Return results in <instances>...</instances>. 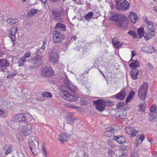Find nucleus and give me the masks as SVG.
<instances>
[{"label":"nucleus","instance_id":"34","mask_svg":"<svg viewBox=\"0 0 157 157\" xmlns=\"http://www.w3.org/2000/svg\"><path fill=\"white\" fill-rule=\"evenodd\" d=\"M26 61V59H25L22 57H21L20 58L19 60L17 62L18 66L21 67L24 66Z\"/></svg>","mask_w":157,"mask_h":157},{"label":"nucleus","instance_id":"29","mask_svg":"<svg viewBox=\"0 0 157 157\" xmlns=\"http://www.w3.org/2000/svg\"><path fill=\"white\" fill-rule=\"evenodd\" d=\"M114 141L116 142H117L119 144H123L124 143H127L128 142H127V141L125 140V138H113L112 139Z\"/></svg>","mask_w":157,"mask_h":157},{"label":"nucleus","instance_id":"13","mask_svg":"<svg viewBox=\"0 0 157 157\" xmlns=\"http://www.w3.org/2000/svg\"><path fill=\"white\" fill-rule=\"evenodd\" d=\"M41 74L45 77H49L53 75V71L50 66L45 67L41 69Z\"/></svg>","mask_w":157,"mask_h":157},{"label":"nucleus","instance_id":"50","mask_svg":"<svg viewBox=\"0 0 157 157\" xmlns=\"http://www.w3.org/2000/svg\"><path fill=\"white\" fill-rule=\"evenodd\" d=\"M59 136L60 137H67L70 136L69 135H68L67 133H62L59 134Z\"/></svg>","mask_w":157,"mask_h":157},{"label":"nucleus","instance_id":"52","mask_svg":"<svg viewBox=\"0 0 157 157\" xmlns=\"http://www.w3.org/2000/svg\"><path fill=\"white\" fill-rule=\"evenodd\" d=\"M115 129L113 128H112V127H109L106 128V132H113V131H114Z\"/></svg>","mask_w":157,"mask_h":157},{"label":"nucleus","instance_id":"27","mask_svg":"<svg viewBox=\"0 0 157 157\" xmlns=\"http://www.w3.org/2000/svg\"><path fill=\"white\" fill-rule=\"evenodd\" d=\"M112 42L113 46L116 48H118L122 46V44L119 41L116 40V38H113Z\"/></svg>","mask_w":157,"mask_h":157},{"label":"nucleus","instance_id":"14","mask_svg":"<svg viewBox=\"0 0 157 157\" xmlns=\"http://www.w3.org/2000/svg\"><path fill=\"white\" fill-rule=\"evenodd\" d=\"M49 57L50 62L54 63L56 62L59 59L57 51L56 49L52 50L50 53Z\"/></svg>","mask_w":157,"mask_h":157},{"label":"nucleus","instance_id":"6","mask_svg":"<svg viewBox=\"0 0 157 157\" xmlns=\"http://www.w3.org/2000/svg\"><path fill=\"white\" fill-rule=\"evenodd\" d=\"M115 8L119 11L126 10L129 9V3L127 0L115 1Z\"/></svg>","mask_w":157,"mask_h":157},{"label":"nucleus","instance_id":"8","mask_svg":"<svg viewBox=\"0 0 157 157\" xmlns=\"http://www.w3.org/2000/svg\"><path fill=\"white\" fill-rule=\"evenodd\" d=\"M52 35L53 41L56 43L61 42L65 38V36L63 34L58 30L54 31Z\"/></svg>","mask_w":157,"mask_h":157},{"label":"nucleus","instance_id":"5","mask_svg":"<svg viewBox=\"0 0 157 157\" xmlns=\"http://www.w3.org/2000/svg\"><path fill=\"white\" fill-rule=\"evenodd\" d=\"M147 25V29L144 33V36L145 39L147 40L152 38L154 35L155 31L153 28L152 23L149 21H146Z\"/></svg>","mask_w":157,"mask_h":157},{"label":"nucleus","instance_id":"15","mask_svg":"<svg viewBox=\"0 0 157 157\" xmlns=\"http://www.w3.org/2000/svg\"><path fill=\"white\" fill-rule=\"evenodd\" d=\"M9 66V61L7 59H0V71L5 72V69Z\"/></svg>","mask_w":157,"mask_h":157},{"label":"nucleus","instance_id":"23","mask_svg":"<svg viewBox=\"0 0 157 157\" xmlns=\"http://www.w3.org/2000/svg\"><path fill=\"white\" fill-rule=\"evenodd\" d=\"M55 28L57 29L63 31H65L66 29V27L65 25L61 23H57Z\"/></svg>","mask_w":157,"mask_h":157},{"label":"nucleus","instance_id":"2","mask_svg":"<svg viewBox=\"0 0 157 157\" xmlns=\"http://www.w3.org/2000/svg\"><path fill=\"white\" fill-rule=\"evenodd\" d=\"M31 115L29 113H17L12 118V121L15 122H21L20 126L23 125L22 123L29 122L32 119Z\"/></svg>","mask_w":157,"mask_h":157},{"label":"nucleus","instance_id":"1","mask_svg":"<svg viewBox=\"0 0 157 157\" xmlns=\"http://www.w3.org/2000/svg\"><path fill=\"white\" fill-rule=\"evenodd\" d=\"M60 90L63 91V97L67 100L76 101L79 98V96L76 94L77 91L76 87L70 84L67 80L63 82Z\"/></svg>","mask_w":157,"mask_h":157},{"label":"nucleus","instance_id":"43","mask_svg":"<svg viewBox=\"0 0 157 157\" xmlns=\"http://www.w3.org/2000/svg\"><path fill=\"white\" fill-rule=\"evenodd\" d=\"M31 53L30 52H26L25 54L22 57L25 59H26L27 58H28L30 57L31 55Z\"/></svg>","mask_w":157,"mask_h":157},{"label":"nucleus","instance_id":"45","mask_svg":"<svg viewBox=\"0 0 157 157\" xmlns=\"http://www.w3.org/2000/svg\"><path fill=\"white\" fill-rule=\"evenodd\" d=\"M147 105L145 103L140 104V108L141 110V111H144Z\"/></svg>","mask_w":157,"mask_h":157},{"label":"nucleus","instance_id":"11","mask_svg":"<svg viewBox=\"0 0 157 157\" xmlns=\"http://www.w3.org/2000/svg\"><path fill=\"white\" fill-rule=\"evenodd\" d=\"M105 101L102 99H98L94 101L93 104L95 106L96 108L99 111L101 112L105 109L104 105Z\"/></svg>","mask_w":157,"mask_h":157},{"label":"nucleus","instance_id":"48","mask_svg":"<svg viewBox=\"0 0 157 157\" xmlns=\"http://www.w3.org/2000/svg\"><path fill=\"white\" fill-rule=\"evenodd\" d=\"M130 156V157H139L138 154L134 151L131 152Z\"/></svg>","mask_w":157,"mask_h":157},{"label":"nucleus","instance_id":"63","mask_svg":"<svg viewBox=\"0 0 157 157\" xmlns=\"http://www.w3.org/2000/svg\"><path fill=\"white\" fill-rule=\"evenodd\" d=\"M144 135L142 133L141 135H139L137 136V137H144Z\"/></svg>","mask_w":157,"mask_h":157},{"label":"nucleus","instance_id":"24","mask_svg":"<svg viewBox=\"0 0 157 157\" xmlns=\"http://www.w3.org/2000/svg\"><path fill=\"white\" fill-rule=\"evenodd\" d=\"M3 150H6L5 152V154L7 155L10 153L12 150V146L10 144L5 145L3 147Z\"/></svg>","mask_w":157,"mask_h":157},{"label":"nucleus","instance_id":"51","mask_svg":"<svg viewBox=\"0 0 157 157\" xmlns=\"http://www.w3.org/2000/svg\"><path fill=\"white\" fill-rule=\"evenodd\" d=\"M147 65L148 68L151 71H152L154 68L152 65L150 63H148L147 64Z\"/></svg>","mask_w":157,"mask_h":157},{"label":"nucleus","instance_id":"58","mask_svg":"<svg viewBox=\"0 0 157 157\" xmlns=\"http://www.w3.org/2000/svg\"><path fill=\"white\" fill-rule=\"evenodd\" d=\"M77 39V37H76V36L75 35H74L73 36H72V37H71V40L73 41L74 40H75Z\"/></svg>","mask_w":157,"mask_h":157},{"label":"nucleus","instance_id":"53","mask_svg":"<svg viewBox=\"0 0 157 157\" xmlns=\"http://www.w3.org/2000/svg\"><path fill=\"white\" fill-rule=\"evenodd\" d=\"M121 149L123 151H126V150L129 148V147L128 146H125V145H123L121 146Z\"/></svg>","mask_w":157,"mask_h":157},{"label":"nucleus","instance_id":"37","mask_svg":"<svg viewBox=\"0 0 157 157\" xmlns=\"http://www.w3.org/2000/svg\"><path fill=\"white\" fill-rule=\"evenodd\" d=\"M93 16V13L92 12H88L84 16L85 19L88 20L89 19L92 18Z\"/></svg>","mask_w":157,"mask_h":157},{"label":"nucleus","instance_id":"20","mask_svg":"<svg viewBox=\"0 0 157 157\" xmlns=\"http://www.w3.org/2000/svg\"><path fill=\"white\" fill-rule=\"evenodd\" d=\"M139 73V70L137 68H133L130 72L131 77L133 79H136L137 78Z\"/></svg>","mask_w":157,"mask_h":157},{"label":"nucleus","instance_id":"30","mask_svg":"<svg viewBox=\"0 0 157 157\" xmlns=\"http://www.w3.org/2000/svg\"><path fill=\"white\" fill-rule=\"evenodd\" d=\"M135 94V92L134 91H131L129 93V95L128 96L126 100V103L129 102L130 100L133 98V96Z\"/></svg>","mask_w":157,"mask_h":157},{"label":"nucleus","instance_id":"33","mask_svg":"<svg viewBox=\"0 0 157 157\" xmlns=\"http://www.w3.org/2000/svg\"><path fill=\"white\" fill-rule=\"evenodd\" d=\"M149 48H153L151 47V46H150V47H147V46H145L144 47H142L141 49V50L144 52H147V53H154V51H149Z\"/></svg>","mask_w":157,"mask_h":157},{"label":"nucleus","instance_id":"7","mask_svg":"<svg viewBox=\"0 0 157 157\" xmlns=\"http://www.w3.org/2000/svg\"><path fill=\"white\" fill-rule=\"evenodd\" d=\"M116 25L119 27H121L123 29L127 28L128 25L127 18L124 15H122Z\"/></svg>","mask_w":157,"mask_h":157},{"label":"nucleus","instance_id":"46","mask_svg":"<svg viewBox=\"0 0 157 157\" xmlns=\"http://www.w3.org/2000/svg\"><path fill=\"white\" fill-rule=\"evenodd\" d=\"M69 43L67 41H66L62 45L63 50H66L67 48V46L68 45Z\"/></svg>","mask_w":157,"mask_h":157},{"label":"nucleus","instance_id":"64","mask_svg":"<svg viewBox=\"0 0 157 157\" xmlns=\"http://www.w3.org/2000/svg\"><path fill=\"white\" fill-rule=\"evenodd\" d=\"M4 113V112L1 109H0V116H2Z\"/></svg>","mask_w":157,"mask_h":157},{"label":"nucleus","instance_id":"55","mask_svg":"<svg viewBox=\"0 0 157 157\" xmlns=\"http://www.w3.org/2000/svg\"><path fill=\"white\" fill-rule=\"evenodd\" d=\"M22 138H21V139ZM15 141L17 143H19L21 142L22 141V140L21 139H20V138H16V140H15Z\"/></svg>","mask_w":157,"mask_h":157},{"label":"nucleus","instance_id":"21","mask_svg":"<svg viewBox=\"0 0 157 157\" xmlns=\"http://www.w3.org/2000/svg\"><path fill=\"white\" fill-rule=\"evenodd\" d=\"M75 49L78 51L80 53L82 54L83 56H85L89 54V50L86 48H79L78 47H76Z\"/></svg>","mask_w":157,"mask_h":157},{"label":"nucleus","instance_id":"40","mask_svg":"<svg viewBox=\"0 0 157 157\" xmlns=\"http://www.w3.org/2000/svg\"><path fill=\"white\" fill-rule=\"evenodd\" d=\"M128 33L130 36L133 37L134 38H137V35L136 33L134 31L130 30L128 32Z\"/></svg>","mask_w":157,"mask_h":157},{"label":"nucleus","instance_id":"47","mask_svg":"<svg viewBox=\"0 0 157 157\" xmlns=\"http://www.w3.org/2000/svg\"><path fill=\"white\" fill-rule=\"evenodd\" d=\"M58 139L62 144H63L68 141L67 138H58Z\"/></svg>","mask_w":157,"mask_h":157},{"label":"nucleus","instance_id":"54","mask_svg":"<svg viewBox=\"0 0 157 157\" xmlns=\"http://www.w3.org/2000/svg\"><path fill=\"white\" fill-rule=\"evenodd\" d=\"M42 150L43 151L44 153V157H47V150L46 148L45 147H42Z\"/></svg>","mask_w":157,"mask_h":157},{"label":"nucleus","instance_id":"19","mask_svg":"<svg viewBox=\"0 0 157 157\" xmlns=\"http://www.w3.org/2000/svg\"><path fill=\"white\" fill-rule=\"evenodd\" d=\"M126 94V91L125 89L123 88L120 91L115 95V98L118 99L123 100L125 97Z\"/></svg>","mask_w":157,"mask_h":157},{"label":"nucleus","instance_id":"28","mask_svg":"<svg viewBox=\"0 0 157 157\" xmlns=\"http://www.w3.org/2000/svg\"><path fill=\"white\" fill-rule=\"evenodd\" d=\"M140 66V63L137 59H136L134 62H132L129 65V66L132 69L138 67Z\"/></svg>","mask_w":157,"mask_h":157},{"label":"nucleus","instance_id":"36","mask_svg":"<svg viewBox=\"0 0 157 157\" xmlns=\"http://www.w3.org/2000/svg\"><path fill=\"white\" fill-rule=\"evenodd\" d=\"M17 21V20L12 18H8L7 20V22L11 25L15 24Z\"/></svg>","mask_w":157,"mask_h":157},{"label":"nucleus","instance_id":"9","mask_svg":"<svg viewBox=\"0 0 157 157\" xmlns=\"http://www.w3.org/2000/svg\"><path fill=\"white\" fill-rule=\"evenodd\" d=\"M64 10L62 7L58 8L53 9L51 10V12L54 18L59 20L64 15Z\"/></svg>","mask_w":157,"mask_h":157},{"label":"nucleus","instance_id":"42","mask_svg":"<svg viewBox=\"0 0 157 157\" xmlns=\"http://www.w3.org/2000/svg\"><path fill=\"white\" fill-rule=\"evenodd\" d=\"M125 104L124 102H118L116 104V107L117 109H119L120 108H122L124 106Z\"/></svg>","mask_w":157,"mask_h":157},{"label":"nucleus","instance_id":"62","mask_svg":"<svg viewBox=\"0 0 157 157\" xmlns=\"http://www.w3.org/2000/svg\"><path fill=\"white\" fill-rule=\"evenodd\" d=\"M120 118L122 119H124L126 118V116L124 115H119Z\"/></svg>","mask_w":157,"mask_h":157},{"label":"nucleus","instance_id":"12","mask_svg":"<svg viewBox=\"0 0 157 157\" xmlns=\"http://www.w3.org/2000/svg\"><path fill=\"white\" fill-rule=\"evenodd\" d=\"M27 122L24 123L23 125H21L22 131L23 133L25 136H27L31 133L32 132V126L31 124H27Z\"/></svg>","mask_w":157,"mask_h":157},{"label":"nucleus","instance_id":"59","mask_svg":"<svg viewBox=\"0 0 157 157\" xmlns=\"http://www.w3.org/2000/svg\"><path fill=\"white\" fill-rule=\"evenodd\" d=\"M127 156V153L126 152H124L122 153L121 155L119 156H122V157H126Z\"/></svg>","mask_w":157,"mask_h":157},{"label":"nucleus","instance_id":"22","mask_svg":"<svg viewBox=\"0 0 157 157\" xmlns=\"http://www.w3.org/2000/svg\"><path fill=\"white\" fill-rule=\"evenodd\" d=\"M122 15L121 14H118L116 13H113L110 15V21L116 22L118 21V19Z\"/></svg>","mask_w":157,"mask_h":157},{"label":"nucleus","instance_id":"18","mask_svg":"<svg viewBox=\"0 0 157 157\" xmlns=\"http://www.w3.org/2000/svg\"><path fill=\"white\" fill-rule=\"evenodd\" d=\"M125 131L128 135H130L131 137L135 136L139 132L138 131L132 127H126L125 128Z\"/></svg>","mask_w":157,"mask_h":157},{"label":"nucleus","instance_id":"57","mask_svg":"<svg viewBox=\"0 0 157 157\" xmlns=\"http://www.w3.org/2000/svg\"><path fill=\"white\" fill-rule=\"evenodd\" d=\"M81 102V103L83 105H86L87 104L86 100L85 99H82Z\"/></svg>","mask_w":157,"mask_h":157},{"label":"nucleus","instance_id":"4","mask_svg":"<svg viewBox=\"0 0 157 157\" xmlns=\"http://www.w3.org/2000/svg\"><path fill=\"white\" fill-rule=\"evenodd\" d=\"M148 87L147 82H144L141 85L138 90V95L140 99L145 100L147 97V92Z\"/></svg>","mask_w":157,"mask_h":157},{"label":"nucleus","instance_id":"56","mask_svg":"<svg viewBox=\"0 0 157 157\" xmlns=\"http://www.w3.org/2000/svg\"><path fill=\"white\" fill-rule=\"evenodd\" d=\"M44 51L43 50H42L41 48H40L37 51V53L38 54H39L40 53H43L44 52Z\"/></svg>","mask_w":157,"mask_h":157},{"label":"nucleus","instance_id":"60","mask_svg":"<svg viewBox=\"0 0 157 157\" xmlns=\"http://www.w3.org/2000/svg\"><path fill=\"white\" fill-rule=\"evenodd\" d=\"M28 68L29 69L33 70L35 69V68L34 66L30 65L29 66Z\"/></svg>","mask_w":157,"mask_h":157},{"label":"nucleus","instance_id":"44","mask_svg":"<svg viewBox=\"0 0 157 157\" xmlns=\"http://www.w3.org/2000/svg\"><path fill=\"white\" fill-rule=\"evenodd\" d=\"M105 106H111L113 105V103L112 102L110 101L109 100L105 101Z\"/></svg>","mask_w":157,"mask_h":157},{"label":"nucleus","instance_id":"38","mask_svg":"<svg viewBox=\"0 0 157 157\" xmlns=\"http://www.w3.org/2000/svg\"><path fill=\"white\" fill-rule=\"evenodd\" d=\"M42 96L44 98H51L52 96V94L49 92H43L42 94Z\"/></svg>","mask_w":157,"mask_h":157},{"label":"nucleus","instance_id":"61","mask_svg":"<svg viewBox=\"0 0 157 157\" xmlns=\"http://www.w3.org/2000/svg\"><path fill=\"white\" fill-rule=\"evenodd\" d=\"M131 53L132 57H133V56H135L136 55H137L136 52H135V51H132L131 52Z\"/></svg>","mask_w":157,"mask_h":157},{"label":"nucleus","instance_id":"41","mask_svg":"<svg viewBox=\"0 0 157 157\" xmlns=\"http://www.w3.org/2000/svg\"><path fill=\"white\" fill-rule=\"evenodd\" d=\"M115 150H112L111 149L109 150L108 151V154L109 157H113L115 154Z\"/></svg>","mask_w":157,"mask_h":157},{"label":"nucleus","instance_id":"10","mask_svg":"<svg viewBox=\"0 0 157 157\" xmlns=\"http://www.w3.org/2000/svg\"><path fill=\"white\" fill-rule=\"evenodd\" d=\"M150 112L149 113V120L153 121L157 118V107L156 105L153 104L150 109Z\"/></svg>","mask_w":157,"mask_h":157},{"label":"nucleus","instance_id":"49","mask_svg":"<svg viewBox=\"0 0 157 157\" xmlns=\"http://www.w3.org/2000/svg\"><path fill=\"white\" fill-rule=\"evenodd\" d=\"M145 138H137L136 140L137 144H140L142 143L143 141Z\"/></svg>","mask_w":157,"mask_h":157},{"label":"nucleus","instance_id":"31","mask_svg":"<svg viewBox=\"0 0 157 157\" xmlns=\"http://www.w3.org/2000/svg\"><path fill=\"white\" fill-rule=\"evenodd\" d=\"M104 136L107 137H119L118 136H115L113 132H106L104 133Z\"/></svg>","mask_w":157,"mask_h":157},{"label":"nucleus","instance_id":"17","mask_svg":"<svg viewBox=\"0 0 157 157\" xmlns=\"http://www.w3.org/2000/svg\"><path fill=\"white\" fill-rule=\"evenodd\" d=\"M17 31V28L12 27L9 31V37L10 38L12 42L13 46H14L16 43L14 42L16 39L15 33Z\"/></svg>","mask_w":157,"mask_h":157},{"label":"nucleus","instance_id":"32","mask_svg":"<svg viewBox=\"0 0 157 157\" xmlns=\"http://www.w3.org/2000/svg\"><path fill=\"white\" fill-rule=\"evenodd\" d=\"M138 34L139 35V38H141L144 34V30L143 28L140 27L137 30Z\"/></svg>","mask_w":157,"mask_h":157},{"label":"nucleus","instance_id":"16","mask_svg":"<svg viewBox=\"0 0 157 157\" xmlns=\"http://www.w3.org/2000/svg\"><path fill=\"white\" fill-rule=\"evenodd\" d=\"M31 61L34 65L36 67H38L41 65L43 63L42 58L40 56L33 57L31 59Z\"/></svg>","mask_w":157,"mask_h":157},{"label":"nucleus","instance_id":"3","mask_svg":"<svg viewBox=\"0 0 157 157\" xmlns=\"http://www.w3.org/2000/svg\"><path fill=\"white\" fill-rule=\"evenodd\" d=\"M28 141L32 152L34 155H37L40 152L38 139H36V138H30L28 140Z\"/></svg>","mask_w":157,"mask_h":157},{"label":"nucleus","instance_id":"26","mask_svg":"<svg viewBox=\"0 0 157 157\" xmlns=\"http://www.w3.org/2000/svg\"><path fill=\"white\" fill-rule=\"evenodd\" d=\"M131 14L129 16V17L131 21L135 23L138 19V17L137 15L134 13L131 12Z\"/></svg>","mask_w":157,"mask_h":157},{"label":"nucleus","instance_id":"39","mask_svg":"<svg viewBox=\"0 0 157 157\" xmlns=\"http://www.w3.org/2000/svg\"><path fill=\"white\" fill-rule=\"evenodd\" d=\"M38 12V10L36 9H32L30 11H29L27 13L28 15L29 16H32L35 13Z\"/></svg>","mask_w":157,"mask_h":157},{"label":"nucleus","instance_id":"35","mask_svg":"<svg viewBox=\"0 0 157 157\" xmlns=\"http://www.w3.org/2000/svg\"><path fill=\"white\" fill-rule=\"evenodd\" d=\"M76 119V118L75 117H67V118L66 121L67 124H72L74 123V121Z\"/></svg>","mask_w":157,"mask_h":157},{"label":"nucleus","instance_id":"25","mask_svg":"<svg viewBox=\"0 0 157 157\" xmlns=\"http://www.w3.org/2000/svg\"><path fill=\"white\" fill-rule=\"evenodd\" d=\"M7 74V78H10L14 77L16 75L17 71L13 69H11L10 70H8L6 71Z\"/></svg>","mask_w":157,"mask_h":157}]
</instances>
